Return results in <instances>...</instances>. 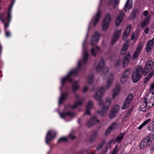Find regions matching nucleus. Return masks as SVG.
Masks as SVG:
<instances>
[{
	"mask_svg": "<svg viewBox=\"0 0 154 154\" xmlns=\"http://www.w3.org/2000/svg\"><path fill=\"white\" fill-rule=\"evenodd\" d=\"M119 106L116 105L112 109L109 116L110 119L113 118L116 116L119 111Z\"/></svg>",
	"mask_w": 154,
	"mask_h": 154,
	"instance_id": "16",
	"label": "nucleus"
},
{
	"mask_svg": "<svg viewBox=\"0 0 154 154\" xmlns=\"http://www.w3.org/2000/svg\"><path fill=\"white\" fill-rule=\"evenodd\" d=\"M56 132L53 130L49 131L47 133L46 138L45 142L47 144H48L49 142L52 140L55 137Z\"/></svg>",
	"mask_w": 154,
	"mask_h": 154,
	"instance_id": "7",
	"label": "nucleus"
},
{
	"mask_svg": "<svg viewBox=\"0 0 154 154\" xmlns=\"http://www.w3.org/2000/svg\"><path fill=\"white\" fill-rule=\"evenodd\" d=\"M130 72L131 69L130 68H128L125 71L120 79L121 82L124 83L127 80L129 77Z\"/></svg>",
	"mask_w": 154,
	"mask_h": 154,
	"instance_id": "9",
	"label": "nucleus"
},
{
	"mask_svg": "<svg viewBox=\"0 0 154 154\" xmlns=\"http://www.w3.org/2000/svg\"><path fill=\"white\" fill-rule=\"evenodd\" d=\"M128 45L127 42H126L125 45L122 47V50L126 51L128 49Z\"/></svg>",
	"mask_w": 154,
	"mask_h": 154,
	"instance_id": "49",
	"label": "nucleus"
},
{
	"mask_svg": "<svg viewBox=\"0 0 154 154\" xmlns=\"http://www.w3.org/2000/svg\"><path fill=\"white\" fill-rule=\"evenodd\" d=\"M148 13V12L147 11H144L143 13V14L144 16H146Z\"/></svg>",
	"mask_w": 154,
	"mask_h": 154,
	"instance_id": "54",
	"label": "nucleus"
},
{
	"mask_svg": "<svg viewBox=\"0 0 154 154\" xmlns=\"http://www.w3.org/2000/svg\"><path fill=\"white\" fill-rule=\"evenodd\" d=\"M140 53L139 52L135 51L133 55V56L132 57V60H134L136 59L137 58V57L140 54Z\"/></svg>",
	"mask_w": 154,
	"mask_h": 154,
	"instance_id": "45",
	"label": "nucleus"
},
{
	"mask_svg": "<svg viewBox=\"0 0 154 154\" xmlns=\"http://www.w3.org/2000/svg\"><path fill=\"white\" fill-rule=\"evenodd\" d=\"M100 34L97 32H95L92 36L91 40V45H93L97 43L99 40Z\"/></svg>",
	"mask_w": 154,
	"mask_h": 154,
	"instance_id": "17",
	"label": "nucleus"
},
{
	"mask_svg": "<svg viewBox=\"0 0 154 154\" xmlns=\"http://www.w3.org/2000/svg\"><path fill=\"white\" fill-rule=\"evenodd\" d=\"M133 97L132 94H129L126 99L124 104L122 107V109H125L129 106L131 103Z\"/></svg>",
	"mask_w": 154,
	"mask_h": 154,
	"instance_id": "10",
	"label": "nucleus"
},
{
	"mask_svg": "<svg viewBox=\"0 0 154 154\" xmlns=\"http://www.w3.org/2000/svg\"><path fill=\"white\" fill-rule=\"evenodd\" d=\"M75 97L79 100L78 102H76L74 105L71 106V108L73 109H75L79 106L81 105L83 103L84 100V98L80 97L79 95L77 94L75 95Z\"/></svg>",
	"mask_w": 154,
	"mask_h": 154,
	"instance_id": "15",
	"label": "nucleus"
},
{
	"mask_svg": "<svg viewBox=\"0 0 154 154\" xmlns=\"http://www.w3.org/2000/svg\"><path fill=\"white\" fill-rule=\"evenodd\" d=\"M14 2L15 0H14L11 2V4L9 8L8 11V14H11V9L12 8L13 6L14 3Z\"/></svg>",
	"mask_w": 154,
	"mask_h": 154,
	"instance_id": "46",
	"label": "nucleus"
},
{
	"mask_svg": "<svg viewBox=\"0 0 154 154\" xmlns=\"http://www.w3.org/2000/svg\"><path fill=\"white\" fill-rule=\"evenodd\" d=\"M120 0H115V3L113 6L114 8H115L117 6L118 4L119 3Z\"/></svg>",
	"mask_w": 154,
	"mask_h": 154,
	"instance_id": "48",
	"label": "nucleus"
},
{
	"mask_svg": "<svg viewBox=\"0 0 154 154\" xmlns=\"http://www.w3.org/2000/svg\"><path fill=\"white\" fill-rule=\"evenodd\" d=\"M106 72H108L109 71V68L108 67H106L105 69Z\"/></svg>",
	"mask_w": 154,
	"mask_h": 154,
	"instance_id": "63",
	"label": "nucleus"
},
{
	"mask_svg": "<svg viewBox=\"0 0 154 154\" xmlns=\"http://www.w3.org/2000/svg\"><path fill=\"white\" fill-rule=\"evenodd\" d=\"M104 65V61L102 59L98 64L96 68V72L98 73L102 69V68Z\"/></svg>",
	"mask_w": 154,
	"mask_h": 154,
	"instance_id": "22",
	"label": "nucleus"
},
{
	"mask_svg": "<svg viewBox=\"0 0 154 154\" xmlns=\"http://www.w3.org/2000/svg\"><path fill=\"white\" fill-rule=\"evenodd\" d=\"M78 82H74L72 86V88L73 92H75L77 91L79 88V86L77 85Z\"/></svg>",
	"mask_w": 154,
	"mask_h": 154,
	"instance_id": "36",
	"label": "nucleus"
},
{
	"mask_svg": "<svg viewBox=\"0 0 154 154\" xmlns=\"http://www.w3.org/2000/svg\"><path fill=\"white\" fill-rule=\"evenodd\" d=\"M153 140V138L150 137V136L146 137L141 142L140 147V149H143L149 145Z\"/></svg>",
	"mask_w": 154,
	"mask_h": 154,
	"instance_id": "4",
	"label": "nucleus"
},
{
	"mask_svg": "<svg viewBox=\"0 0 154 154\" xmlns=\"http://www.w3.org/2000/svg\"><path fill=\"white\" fill-rule=\"evenodd\" d=\"M4 15V13H1L0 14V20L2 21L3 23H5V19H3Z\"/></svg>",
	"mask_w": 154,
	"mask_h": 154,
	"instance_id": "51",
	"label": "nucleus"
},
{
	"mask_svg": "<svg viewBox=\"0 0 154 154\" xmlns=\"http://www.w3.org/2000/svg\"><path fill=\"white\" fill-rule=\"evenodd\" d=\"M68 94V93H61V96L59 100V105L65 100Z\"/></svg>",
	"mask_w": 154,
	"mask_h": 154,
	"instance_id": "26",
	"label": "nucleus"
},
{
	"mask_svg": "<svg viewBox=\"0 0 154 154\" xmlns=\"http://www.w3.org/2000/svg\"><path fill=\"white\" fill-rule=\"evenodd\" d=\"M100 51V48L99 47L96 46L92 48L91 50V53L92 55L96 57L98 54V53Z\"/></svg>",
	"mask_w": 154,
	"mask_h": 154,
	"instance_id": "25",
	"label": "nucleus"
},
{
	"mask_svg": "<svg viewBox=\"0 0 154 154\" xmlns=\"http://www.w3.org/2000/svg\"><path fill=\"white\" fill-rule=\"evenodd\" d=\"M93 106V102L90 101H89L88 103L86 106V110L85 113L83 115V116L85 115H89L90 113V110L91 109Z\"/></svg>",
	"mask_w": 154,
	"mask_h": 154,
	"instance_id": "23",
	"label": "nucleus"
},
{
	"mask_svg": "<svg viewBox=\"0 0 154 154\" xmlns=\"http://www.w3.org/2000/svg\"><path fill=\"white\" fill-rule=\"evenodd\" d=\"M126 52V51L125 50H123L122 49L121 52V54L122 55H123L125 54V53Z\"/></svg>",
	"mask_w": 154,
	"mask_h": 154,
	"instance_id": "60",
	"label": "nucleus"
},
{
	"mask_svg": "<svg viewBox=\"0 0 154 154\" xmlns=\"http://www.w3.org/2000/svg\"><path fill=\"white\" fill-rule=\"evenodd\" d=\"M5 35L6 37H9L10 35V32H8L6 31V30H5Z\"/></svg>",
	"mask_w": 154,
	"mask_h": 154,
	"instance_id": "53",
	"label": "nucleus"
},
{
	"mask_svg": "<svg viewBox=\"0 0 154 154\" xmlns=\"http://www.w3.org/2000/svg\"><path fill=\"white\" fill-rule=\"evenodd\" d=\"M153 45L148 42L146 45V51L149 53L150 51L152 48Z\"/></svg>",
	"mask_w": 154,
	"mask_h": 154,
	"instance_id": "35",
	"label": "nucleus"
},
{
	"mask_svg": "<svg viewBox=\"0 0 154 154\" xmlns=\"http://www.w3.org/2000/svg\"><path fill=\"white\" fill-rule=\"evenodd\" d=\"M150 98L151 99V101H152L153 102L151 105V106L152 107L154 105V95L152 96Z\"/></svg>",
	"mask_w": 154,
	"mask_h": 154,
	"instance_id": "52",
	"label": "nucleus"
},
{
	"mask_svg": "<svg viewBox=\"0 0 154 154\" xmlns=\"http://www.w3.org/2000/svg\"><path fill=\"white\" fill-rule=\"evenodd\" d=\"M100 121L95 116H93L88 120L86 123V125L88 128L92 127L96 122L99 123Z\"/></svg>",
	"mask_w": 154,
	"mask_h": 154,
	"instance_id": "8",
	"label": "nucleus"
},
{
	"mask_svg": "<svg viewBox=\"0 0 154 154\" xmlns=\"http://www.w3.org/2000/svg\"><path fill=\"white\" fill-rule=\"evenodd\" d=\"M131 28V25H129L126 29L125 31L123 34L122 38L123 40H125L128 37L130 34Z\"/></svg>",
	"mask_w": 154,
	"mask_h": 154,
	"instance_id": "18",
	"label": "nucleus"
},
{
	"mask_svg": "<svg viewBox=\"0 0 154 154\" xmlns=\"http://www.w3.org/2000/svg\"><path fill=\"white\" fill-rule=\"evenodd\" d=\"M59 114L60 117L61 118H64L66 116H69L70 117H73L76 115L75 113L70 112H63L62 113H60Z\"/></svg>",
	"mask_w": 154,
	"mask_h": 154,
	"instance_id": "20",
	"label": "nucleus"
},
{
	"mask_svg": "<svg viewBox=\"0 0 154 154\" xmlns=\"http://www.w3.org/2000/svg\"><path fill=\"white\" fill-rule=\"evenodd\" d=\"M124 134V133L120 134L119 135L116 137V139L114 141V143H115L116 142L118 143H119L123 138Z\"/></svg>",
	"mask_w": 154,
	"mask_h": 154,
	"instance_id": "30",
	"label": "nucleus"
},
{
	"mask_svg": "<svg viewBox=\"0 0 154 154\" xmlns=\"http://www.w3.org/2000/svg\"><path fill=\"white\" fill-rule=\"evenodd\" d=\"M111 21V16L109 14H108L104 18L103 22L102 28L103 30H106Z\"/></svg>",
	"mask_w": 154,
	"mask_h": 154,
	"instance_id": "5",
	"label": "nucleus"
},
{
	"mask_svg": "<svg viewBox=\"0 0 154 154\" xmlns=\"http://www.w3.org/2000/svg\"><path fill=\"white\" fill-rule=\"evenodd\" d=\"M88 90V88L86 86H85L84 87L83 89V92L85 93V92H86V91H87Z\"/></svg>",
	"mask_w": 154,
	"mask_h": 154,
	"instance_id": "55",
	"label": "nucleus"
},
{
	"mask_svg": "<svg viewBox=\"0 0 154 154\" xmlns=\"http://www.w3.org/2000/svg\"><path fill=\"white\" fill-rule=\"evenodd\" d=\"M147 103L144 102V101L143 100V102L140 105V110L141 111L146 112L147 110L152 107L151 105H148L147 106Z\"/></svg>",
	"mask_w": 154,
	"mask_h": 154,
	"instance_id": "13",
	"label": "nucleus"
},
{
	"mask_svg": "<svg viewBox=\"0 0 154 154\" xmlns=\"http://www.w3.org/2000/svg\"><path fill=\"white\" fill-rule=\"evenodd\" d=\"M113 79V75L112 74H111L110 77L107 81L106 84V87L107 89H109L110 87Z\"/></svg>",
	"mask_w": 154,
	"mask_h": 154,
	"instance_id": "27",
	"label": "nucleus"
},
{
	"mask_svg": "<svg viewBox=\"0 0 154 154\" xmlns=\"http://www.w3.org/2000/svg\"><path fill=\"white\" fill-rule=\"evenodd\" d=\"M120 86L119 85H116L113 91V98H114L119 93L120 90Z\"/></svg>",
	"mask_w": 154,
	"mask_h": 154,
	"instance_id": "31",
	"label": "nucleus"
},
{
	"mask_svg": "<svg viewBox=\"0 0 154 154\" xmlns=\"http://www.w3.org/2000/svg\"><path fill=\"white\" fill-rule=\"evenodd\" d=\"M118 151V146H116L113 149L112 152L111 154H117Z\"/></svg>",
	"mask_w": 154,
	"mask_h": 154,
	"instance_id": "47",
	"label": "nucleus"
},
{
	"mask_svg": "<svg viewBox=\"0 0 154 154\" xmlns=\"http://www.w3.org/2000/svg\"><path fill=\"white\" fill-rule=\"evenodd\" d=\"M131 113V112L130 111L128 112L126 115L125 118H126L127 117H128L129 116L130 114Z\"/></svg>",
	"mask_w": 154,
	"mask_h": 154,
	"instance_id": "56",
	"label": "nucleus"
},
{
	"mask_svg": "<svg viewBox=\"0 0 154 154\" xmlns=\"http://www.w3.org/2000/svg\"><path fill=\"white\" fill-rule=\"evenodd\" d=\"M120 64V61L119 60H118L116 63V66H118Z\"/></svg>",
	"mask_w": 154,
	"mask_h": 154,
	"instance_id": "59",
	"label": "nucleus"
},
{
	"mask_svg": "<svg viewBox=\"0 0 154 154\" xmlns=\"http://www.w3.org/2000/svg\"><path fill=\"white\" fill-rule=\"evenodd\" d=\"M138 10L137 9H134L131 15V19H133L135 18L137 14L138 13Z\"/></svg>",
	"mask_w": 154,
	"mask_h": 154,
	"instance_id": "39",
	"label": "nucleus"
},
{
	"mask_svg": "<svg viewBox=\"0 0 154 154\" xmlns=\"http://www.w3.org/2000/svg\"><path fill=\"white\" fill-rule=\"evenodd\" d=\"M135 73L132 72V79L133 82L136 83L137 82L141 77V76H138Z\"/></svg>",
	"mask_w": 154,
	"mask_h": 154,
	"instance_id": "28",
	"label": "nucleus"
},
{
	"mask_svg": "<svg viewBox=\"0 0 154 154\" xmlns=\"http://www.w3.org/2000/svg\"><path fill=\"white\" fill-rule=\"evenodd\" d=\"M123 14L121 13L117 18L115 23L116 26H118L123 20Z\"/></svg>",
	"mask_w": 154,
	"mask_h": 154,
	"instance_id": "24",
	"label": "nucleus"
},
{
	"mask_svg": "<svg viewBox=\"0 0 154 154\" xmlns=\"http://www.w3.org/2000/svg\"><path fill=\"white\" fill-rule=\"evenodd\" d=\"M81 120L80 119H78V121L79 122V123L81 121Z\"/></svg>",
	"mask_w": 154,
	"mask_h": 154,
	"instance_id": "64",
	"label": "nucleus"
},
{
	"mask_svg": "<svg viewBox=\"0 0 154 154\" xmlns=\"http://www.w3.org/2000/svg\"><path fill=\"white\" fill-rule=\"evenodd\" d=\"M154 71L153 70L152 72H151L149 73V75L146 77L145 79H144L143 82L144 83H145L149 81L151 77L154 75Z\"/></svg>",
	"mask_w": 154,
	"mask_h": 154,
	"instance_id": "34",
	"label": "nucleus"
},
{
	"mask_svg": "<svg viewBox=\"0 0 154 154\" xmlns=\"http://www.w3.org/2000/svg\"><path fill=\"white\" fill-rule=\"evenodd\" d=\"M116 125L117 124L116 123L114 122L108 128L106 133H109L112 130L115 128Z\"/></svg>",
	"mask_w": 154,
	"mask_h": 154,
	"instance_id": "33",
	"label": "nucleus"
},
{
	"mask_svg": "<svg viewBox=\"0 0 154 154\" xmlns=\"http://www.w3.org/2000/svg\"><path fill=\"white\" fill-rule=\"evenodd\" d=\"M148 128L149 131H154V121H153L148 126Z\"/></svg>",
	"mask_w": 154,
	"mask_h": 154,
	"instance_id": "38",
	"label": "nucleus"
},
{
	"mask_svg": "<svg viewBox=\"0 0 154 154\" xmlns=\"http://www.w3.org/2000/svg\"><path fill=\"white\" fill-rule=\"evenodd\" d=\"M85 42V41L82 44L83 60L78 61V67L77 69H73L71 70L66 76L62 79L61 82L62 85L65 84V82L67 80H68L69 82H71L72 81V79L71 78L72 75H76L78 70L86 63L88 58V54L87 50H85L84 48V45Z\"/></svg>",
	"mask_w": 154,
	"mask_h": 154,
	"instance_id": "1",
	"label": "nucleus"
},
{
	"mask_svg": "<svg viewBox=\"0 0 154 154\" xmlns=\"http://www.w3.org/2000/svg\"><path fill=\"white\" fill-rule=\"evenodd\" d=\"M150 119H149L144 121L141 125H140L138 128L139 129H141L144 126L147 124L150 121Z\"/></svg>",
	"mask_w": 154,
	"mask_h": 154,
	"instance_id": "44",
	"label": "nucleus"
},
{
	"mask_svg": "<svg viewBox=\"0 0 154 154\" xmlns=\"http://www.w3.org/2000/svg\"><path fill=\"white\" fill-rule=\"evenodd\" d=\"M110 103V99H107L103 106L102 110L101 111H98L97 112L101 116H103L106 113Z\"/></svg>",
	"mask_w": 154,
	"mask_h": 154,
	"instance_id": "3",
	"label": "nucleus"
},
{
	"mask_svg": "<svg viewBox=\"0 0 154 154\" xmlns=\"http://www.w3.org/2000/svg\"><path fill=\"white\" fill-rule=\"evenodd\" d=\"M130 1V0H127L125 6V11H126V9H130L131 8L132 5L131 4L129 3V2Z\"/></svg>",
	"mask_w": 154,
	"mask_h": 154,
	"instance_id": "42",
	"label": "nucleus"
},
{
	"mask_svg": "<svg viewBox=\"0 0 154 154\" xmlns=\"http://www.w3.org/2000/svg\"><path fill=\"white\" fill-rule=\"evenodd\" d=\"M149 31V29L148 27L146 28L144 30V32L146 34H147L148 33Z\"/></svg>",
	"mask_w": 154,
	"mask_h": 154,
	"instance_id": "57",
	"label": "nucleus"
},
{
	"mask_svg": "<svg viewBox=\"0 0 154 154\" xmlns=\"http://www.w3.org/2000/svg\"><path fill=\"white\" fill-rule=\"evenodd\" d=\"M132 72L135 73L138 75V76H141L142 73L144 75V73H143V68L141 66H139L136 67L133 70Z\"/></svg>",
	"mask_w": 154,
	"mask_h": 154,
	"instance_id": "14",
	"label": "nucleus"
},
{
	"mask_svg": "<svg viewBox=\"0 0 154 154\" xmlns=\"http://www.w3.org/2000/svg\"><path fill=\"white\" fill-rule=\"evenodd\" d=\"M69 137L72 139H73L75 138L74 136H72L71 134L69 135Z\"/></svg>",
	"mask_w": 154,
	"mask_h": 154,
	"instance_id": "62",
	"label": "nucleus"
},
{
	"mask_svg": "<svg viewBox=\"0 0 154 154\" xmlns=\"http://www.w3.org/2000/svg\"><path fill=\"white\" fill-rule=\"evenodd\" d=\"M149 20V18L148 17H146L142 22L141 26L142 28L144 27L148 24Z\"/></svg>",
	"mask_w": 154,
	"mask_h": 154,
	"instance_id": "32",
	"label": "nucleus"
},
{
	"mask_svg": "<svg viewBox=\"0 0 154 154\" xmlns=\"http://www.w3.org/2000/svg\"><path fill=\"white\" fill-rule=\"evenodd\" d=\"M93 76L94 75L92 74L88 77L87 81L88 84H90L92 83L94 79Z\"/></svg>",
	"mask_w": 154,
	"mask_h": 154,
	"instance_id": "43",
	"label": "nucleus"
},
{
	"mask_svg": "<svg viewBox=\"0 0 154 154\" xmlns=\"http://www.w3.org/2000/svg\"><path fill=\"white\" fill-rule=\"evenodd\" d=\"M102 11L99 9L98 8V11L97 12L95 16L93 17L91 21H94V22L93 24V26H95L98 23L99 20L100 18Z\"/></svg>",
	"mask_w": 154,
	"mask_h": 154,
	"instance_id": "11",
	"label": "nucleus"
},
{
	"mask_svg": "<svg viewBox=\"0 0 154 154\" xmlns=\"http://www.w3.org/2000/svg\"><path fill=\"white\" fill-rule=\"evenodd\" d=\"M143 100L144 101V102H146L147 103V104L149 105V104L150 103L152 104L153 103L152 101H151V99H150V97L148 96L144 98Z\"/></svg>",
	"mask_w": 154,
	"mask_h": 154,
	"instance_id": "37",
	"label": "nucleus"
},
{
	"mask_svg": "<svg viewBox=\"0 0 154 154\" xmlns=\"http://www.w3.org/2000/svg\"><path fill=\"white\" fill-rule=\"evenodd\" d=\"M103 144L102 143L100 144L97 147L96 150H100L102 148L103 146Z\"/></svg>",
	"mask_w": 154,
	"mask_h": 154,
	"instance_id": "50",
	"label": "nucleus"
},
{
	"mask_svg": "<svg viewBox=\"0 0 154 154\" xmlns=\"http://www.w3.org/2000/svg\"><path fill=\"white\" fill-rule=\"evenodd\" d=\"M148 42L150 43L151 44H152V45H153V43H154V38L152 39V40H150Z\"/></svg>",
	"mask_w": 154,
	"mask_h": 154,
	"instance_id": "58",
	"label": "nucleus"
},
{
	"mask_svg": "<svg viewBox=\"0 0 154 154\" xmlns=\"http://www.w3.org/2000/svg\"><path fill=\"white\" fill-rule=\"evenodd\" d=\"M104 92V89L103 88L101 87L95 93L94 96L95 99L98 101V104L100 105H102L103 104V102L102 100V97Z\"/></svg>",
	"mask_w": 154,
	"mask_h": 154,
	"instance_id": "2",
	"label": "nucleus"
},
{
	"mask_svg": "<svg viewBox=\"0 0 154 154\" xmlns=\"http://www.w3.org/2000/svg\"><path fill=\"white\" fill-rule=\"evenodd\" d=\"M143 45V43L142 42H141L139 44L136 48L135 51L140 53L141 49L142 48Z\"/></svg>",
	"mask_w": 154,
	"mask_h": 154,
	"instance_id": "40",
	"label": "nucleus"
},
{
	"mask_svg": "<svg viewBox=\"0 0 154 154\" xmlns=\"http://www.w3.org/2000/svg\"><path fill=\"white\" fill-rule=\"evenodd\" d=\"M153 64V62L151 60H149L146 63L144 69H143V73H144V75H146L151 70Z\"/></svg>",
	"mask_w": 154,
	"mask_h": 154,
	"instance_id": "6",
	"label": "nucleus"
},
{
	"mask_svg": "<svg viewBox=\"0 0 154 154\" xmlns=\"http://www.w3.org/2000/svg\"><path fill=\"white\" fill-rule=\"evenodd\" d=\"M99 133L97 131L94 130L92 131L89 137V141L91 142L94 141L97 137Z\"/></svg>",
	"mask_w": 154,
	"mask_h": 154,
	"instance_id": "19",
	"label": "nucleus"
},
{
	"mask_svg": "<svg viewBox=\"0 0 154 154\" xmlns=\"http://www.w3.org/2000/svg\"><path fill=\"white\" fill-rule=\"evenodd\" d=\"M122 30L121 29L117 30L114 33L113 38L112 41V44H115L118 39L119 38L121 34Z\"/></svg>",
	"mask_w": 154,
	"mask_h": 154,
	"instance_id": "12",
	"label": "nucleus"
},
{
	"mask_svg": "<svg viewBox=\"0 0 154 154\" xmlns=\"http://www.w3.org/2000/svg\"><path fill=\"white\" fill-rule=\"evenodd\" d=\"M131 56L129 53H128L125 56L123 61V66L126 67L129 63L131 59Z\"/></svg>",
	"mask_w": 154,
	"mask_h": 154,
	"instance_id": "21",
	"label": "nucleus"
},
{
	"mask_svg": "<svg viewBox=\"0 0 154 154\" xmlns=\"http://www.w3.org/2000/svg\"><path fill=\"white\" fill-rule=\"evenodd\" d=\"M11 14H8V15L6 17V20L7 21V23H5H5H3L5 24V30H6V29L9 26V23L11 21Z\"/></svg>",
	"mask_w": 154,
	"mask_h": 154,
	"instance_id": "29",
	"label": "nucleus"
},
{
	"mask_svg": "<svg viewBox=\"0 0 154 154\" xmlns=\"http://www.w3.org/2000/svg\"><path fill=\"white\" fill-rule=\"evenodd\" d=\"M150 87L151 89L153 90L154 88V83L151 85Z\"/></svg>",
	"mask_w": 154,
	"mask_h": 154,
	"instance_id": "61",
	"label": "nucleus"
},
{
	"mask_svg": "<svg viewBox=\"0 0 154 154\" xmlns=\"http://www.w3.org/2000/svg\"><path fill=\"white\" fill-rule=\"evenodd\" d=\"M68 141L67 138L66 137H63L60 138L57 141V143H61L66 142Z\"/></svg>",
	"mask_w": 154,
	"mask_h": 154,
	"instance_id": "41",
	"label": "nucleus"
}]
</instances>
